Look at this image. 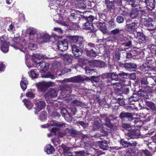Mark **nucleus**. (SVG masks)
Instances as JSON below:
<instances>
[{"label": "nucleus", "instance_id": "1", "mask_svg": "<svg viewBox=\"0 0 156 156\" xmlns=\"http://www.w3.org/2000/svg\"><path fill=\"white\" fill-rule=\"evenodd\" d=\"M73 42L77 44L72 45V51L74 56L78 57L80 56L83 48V38L78 36H73L72 37Z\"/></svg>", "mask_w": 156, "mask_h": 156}, {"label": "nucleus", "instance_id": "2", "mask_svg": "<svg viewBox=\"0 0 156 156\" xmlns=\"http://www.w3.org/2000/svg\"><path fill=\"white\" fill-rule=\"evenodd\" d=\"M13 42L14 44L12 46L15 49H19L24 52L27 47H25L26 42L23 38L15 37L14 39Z\"/></svg>", "mask_w": 156, "mask_h": 156}, {"label": "nucleus", "instance_id": "3", "mask_svg": "<svg viewBox=\"0 0 156 156\" xmlns=\"http://www.w3.org/2000/svg\"><path fill=\"white\" fill-rule=\"evenodd\" d=\"M100 116V117L102 119L101 120H103L104 121L103 122H102V123L103 126L104 125L110 129L113 128L114 126L110 122L109 119L107 117L106 115H101Z\"/></svg>", "mask_w": 156, "mask_h": 156}, {"label": "nucleus", "instance_id": "4", "mask_svg": "<svg viewBox=\"0 0 156 156\" xmlns=\"http://www.w3.org/2000/svg\"><path fill=\"white\" fill-rule=\"evenodd\" d=\"M35 62L37 65L39 64L37 68L40 69V72L41 73H44L48 68L49 65L48 63L47 62H37L35 60Z\"/></svg>", "mask_w": 156, "mask_h": 156}, {"label": "nucleus", "instance_id": "5", "mask_svg": "<svg viewBox=\"0 0 156 156\" xmlns=\"http://www.w3.org/2000/svg\"><path fill=\"white\" fill-rule=\"evenodd\" d=\"M102 123V121L101 119H99L98 121H95L93 124V129L95 130L98 129L100 128H101L102 129L101 130V132L104 133L102 136H105L107 135V133L103 129V127Z\"/></svg>", "mask_w": 156, "mask_h": 156}, {"label": "nucleus", "instance_id": "6", "mask_svg": "<svg viewBox=\"0 0 156 156\" xmlns=\"http://www.w3.org/2000/svg\"><path fill=\"white\" fill-rule=\"evenodd\" d=\"M53 84L51 82H43L38 84V87L41 91L44 92L48 88L52 86Z\"/></svg>", "mask_w": 156, "mask_h": 156}, {"label": "nucleus", "instance_id": "7", "mask_svg": "<svg viewBox=\"0 0 156 156\" xmlns=\"http://www.w3.org/2000/svg\"><path fill=\"white\" fill-rule=\"evenodd\" d=\"M119 117L122 120L126 121H131L133 119V118L132 115L130 113L124 112H122L120 113Z\"/></svg>", "mask_w": 156, "mask_h": 156}, {"label": "nucleus", "instance_id": "8", "mask_svg": "<svg viewBox=\"0 0 156 156\" xmlns=\"http://www.w3.org/2000/svg\"><path fill=\"white\" fill-rule=\"evenodd\" d=\"M128 74V73L122 71L120 72V73L118 74H115L114 73L109 74V75L111 76L112 80L115 81L119 80V76H127Z\"/></svg>", "mask_w": 156, "mask_h": 156}, {"label": "nucleus", "instance_id": "9", "mask_svg": "<svg viewBox=\"0 0 156 156\" xmlns=\"http://www.w3.org/2000/svg\"><path fill=\"white\" fill-rule=\"evenodd\" d=\"M46 103L45 101L41 99L37 101L35 103V108L36 110L40 111L44 109L45 107Z\"/></svg>", "mask_w": 156, "mask_h": 156}, {"label": "nucleus", "instance_id": "10", "mask_svg": "<svg viewBox=\"0 0 156 156\" xmlns=\"http://www.w3.org/2000/svg\"><path fill=\"white\" fill-rule=\"evenodd\" d=\"M29 34V39L30 40L36 41L37 39H39V35H38L39 33H37L36 30L35 29L30 30Z\"/></svg>", "mask_w": 156, "mask_h": 156}, {"label": "nucleus", "instance_id": "11", "mask_svg": "<svg viewBox=\"0 0 156 156\" xmlns=\"http://www.w3.org/2000/svg\"><path fill=\"white\" fill-rule=\"evenodd\" d=\"M57 47L61 51H63L68 48V43L66 41H59Z\"/></svg>", "mask_w": 156, "mask_h": 156}, {"label": "nucleus", "instance_id": "12", "mask_svg": "<svg viewBox=\"0 0 156 156\" xmlns=\"http://www.w3.org/2000/svg\"><path fill=\"white\" fill-rule=\"evenodd\" d=\"M97 144L100 148L104 150H108L109 148V144L106 140L98 141Z\"/></svg>", "mask_w": 156, "mask_h": 156}, {"label": "nucleus", "instance_id": "13", "mask_svg": "<svg viewBox=\"0 0 156 156\" xmlns=\"http://www.w3.org/2000/svg\"><path fill=\"white\" fill-rule=\"evenodd\" d=\"M83 28L89 31V32H93L96 29L93 26L92 23L87 22L84 23Z\"/></svg>", "mask_w": 156, "mask_h": 156}, {"label": "nucleus", "instance_id": "14", "mask_svg": "<svg viewBox=\"0 0 156 156\" xmlns=\"http://www.w3.org/2000/svg\"><path fill=\"white\" fill-rule=\"evenodd\" d=\"M57 95V91L55 89L50 88L47 94L44 95L45 99L47 100V97H50L51 98L55 97Z\"/></svg>", "mask_w": 156, "mask_h": 156}, {"label": "nucleus", "instance_id": "15", "mask_svg": "<svg viewBox=\"0 0 156 156\" xmlns=\"http://www.w3.org/2000/svg\"><path fill=\"white\" fill-rule=\"evenodd\" d=\"M3 37H1L0 40L2 45L1 47V49L4 53L7 52L9 50V43L6 41H4Z\"/></svg>", "mask_w": 156, "mask_h": 156}, {"label": "nucleus", "instance_id": "16", "mask_svg": "<svg viewBox=\"0 0 156 156\" xmlns=\"http://www.w3.org/2000/svg\"><path fill=\"white\" fill-rule=\"evenodd\" d=\"M145 2L148 9L151 10L154 9L155 4V0H145Z\"/></svg>", "mask_w": 156, "mask_h": 156}, {"label": "nucleus", "instance_id": "17", "mask_svg": "<svg viewBox=\"0 0 156 156\" xmlns=\"http://www.w3.org/2000/svg\"><path fill=\"white\" fill-rule=\"evenodd\" d=\"M123 66L127 70H131L135 69L137 67L136 65L133 63L129 62L123 64Z\"/></svg>", "mask_w": 156, "mask_h": 156}, {"label": "nucleus", "instance_id": "18", "mask_svg": "<svg viewBox=\"0 0 156 156\" xmlns=\"http://www.w3.org/2000/svg\"><path fill=\"white\" fill-rule=\"evenodd\" d=\"M140 12L136 8L132 9L130 12L129 16L132 19H135L139 18V14L140 13Z\"/></svg>", "mask_w": 156, "mask_h": 156}, {"label": "nucleus", "instance_id": "19", "mask_svg": "<svg viewBox=\"0 0 156 156\" xmlns=\"http://www.w3.org/2000/svg\"><path fill=\"white\" fill-rule=\"evenodd\" d=\"M126 30L130 32H133L137 27L136 24L135 23H132L126 25Z\"/></svg>", "mask_w": 156, "mask_h": 156}, {"label": "nucleus", "instance_id": "20", "mask_svg": "<svg viewBox=\"0 0 156 156\" xmlns=\"http://www.w3.org/2000/svg\"><path fill=\"white\" fill-rule=\"evenodd\" d=\"M139 133L135 129L131 130L128 133V136L131 138H136L138 137Z\"/></svg>", "mask_w": 156, "mask_h": 156}, {"label": "nucleus", "instance_id": "21", "mask_svg": "<svg viewBox=\"0 0 156 156\" xmlns=\"http://www.w3.org/2000/svg\"><path fill=\"white\" fill-rule=\"evenodd\" d=\"M51 126H58L59 127H65V124L63 122H59L56 120H52L50 122Z\"/></svg>", "mask_w": 156, "mask_h": 156}, {"label": "nucleus", "instance_id": "22", "mask_svg": "<svg viewBox=\"0 0 156 156\" xmlns=\"http://www.w3.org/2000/svg\"><path fill=\"white\" fill-rule=\"evenodd\" d=\"M44 151L48 154H50L55 151L53 147L51 144L47 145L44 147Z\"/></svg>", "mask_w": 156, "mask_h": 156}, {"label": "nucleus", "instance_id": "23", "mask_svg": "<svg viewBox=\"0 0 156 156\" xmlns=\"http://www.w3.org/2000/svg\"><path fill=\"white\" fill-rule=\"evenodd\" d=\"M98 24L97 26L99 27L101 31L104 34H106L107 31L105 23L103 22H98L97 23Z\"/></svg>", "mask_w": 156, "mask_h": 156}, {"label": "nucleus", "instance_id": "24", "mask_svg": "<svg viewBox=\"0 0 156 156\" xmlns=\"http://www.w3.org/2000/svg\"><path fill=\"white\" fill-rule=\"evenodd\" d=\"M28 83L27 80L25 78L23 77L22 80L20 82V86L22 89L24 91L27 88V85Z\"/></svg>", "mask_w": 156, "mask_h": 156}, {"label": "nucleus", "instance_id": "25", "mask_svg": "<svg viewBox=\"0 0 156 156\" xmlns=\"http://www.w3.org/2000/svg\"><path fill=\"white\" fill-rule=\"evenodd\" d=\"M38 35H39V38L42 39L44 42H46L49 41L50 37L48 34L39 33Z\"/></svg>", "mask_w": 156, "mask_h": 156}, {"label": "nucleus", "instance_id": "26", "mask_svg": "<svg viewBox=\"0 0 156 156\" xmlns=\"http://www.w3.org/2000/svg\"><path fill=\"white\" fill-rule=\"evenodd\" d=\"M139 0H124L126 1L128 4L131 5L132 7H136L137 5V3L139 2Z\"/></svg>", "mask_w": 156, "mask_h": 156}, {"label": "nucleus", "instance_id": "27", "mask_svg": "<svg viewBox=\"0 0 156 156\" xmlns=\"http://www.w3.org/2000/svg\"><path fill=\"white\" fill-rule=\"evenodd\" d=\"M37 70V69L31 70L30 72L29 73L30 77L34 78H37L38 76V74L36 73Z\"/></svg>", "mask_w": 156, "mask_h": 156}, {"label": "nucleus", "instance_id": "28", "mask_svg": "<svg viewBox=\"0 0 156 156\" xmlns=\"http://www.w3.org/2000/svg\"><path fill=\"white\" fill-rule=\"evenodd\" d=\"M89 65L92 67H98L99 64V61L92 60L89 62Z\"/></svg>", "mask_w": 156, "mask_h": 156}, {"label": "nucleus", "instance_id": "29", "mask_svg": "<svg viewBox=\"0 0 156 156\" xmlns=\"http://www.w3.org/2000/svg\"><path fill=\"white\" fill-rule=\"evenodd\" d=\"M23 101L26 107L29 109H30L33 106V104L27 99H24Z\"/></svg>", "mask_w": 156, "mask_h": 156}, {"label": "nucleus", "instance_id": "30", "mask_svg": "<svg viewBox=\"0 0 156 156\" xmlns=\"http://www.w3.org/2000/svg\"><path fill=\"white\" fill-rule=\"evenodd\" d=\"M86 52L87 55L90 56L95 57L97 54V52L94 51L93 50V49H91L86 50Z\"/></svg>", "mask_w": 156, "mask_h": 156}, {"label": "nucleus", "instance_id": "31", "mask_svg": "<svg viewBox=\"0 0 156 156\" xmlns=\"http://www.w3.org/2000/svg\"><path fill=\"white\" fill-rule=\"evenodd\" d=\"M138 95L139 96L145 99L148 98V95L146 92L144 90H141L138 91Z\"/></svg>", "mask_w": 156, "mask_h": 156}, {"label": "nucleus", "instance_id": "32", "mask_svg": "<svg viewBox=\"0 0 156 156\" xmlns=\"http://www.w3.org/2000/svg\"><path fill=\"white\" fill-rule=\"evenodd\" d=\"M47 117V114L46 112L43 111L40 113L39 119L40 120L43 121L46 119Z\"/></svg>", "mask_w": 156, "mask_h": 156}, {"label": "nucleus", "instance_id": "33", "mask_svg": "<svg viewBox=\"0 0 156 156\" xmlns=\"http://www.w3.org/2000/svg\"><path fill=\"white\" fill-rule=\"evenodd\" d=\"M26 96L27 97L33 99L35 97V94L31 90L26 93Z\"/></svg>", "mask_w": 156, "mask_h": 156}, {"label": "nucleus", "instance_id": "34", "mask_svg": "<svg viewBox=\"0 0 156 156\" xmlns=\"http://www.w3.org/2000/svg\"><path fill=\"white\" fill-rule=\"evenodd\" d=\"M113 4H115L118 6H120L122 5V0H114L111 2V4L109 5L108 8L111 7Z\"/></svg>", "mask_w": 156, "mask_h": 156}, {"label": "nucleus", "instance_id": "35", "mask_svg": "<svg viewBox=\"0 0 156 156\" xmlns=\"http://www.w3.org/2000/svg\"><path fill=\"white\" fill-rule=\"evenodd\" d=\"M137 37L139 40L144 41L145 39V37L142 33L138 32L137 34Z\"/></svg>", "mask_w": 156, "mask_h": 156}, {"label": "nucleus", "instance_id": "36", "mask_svg": "<svg viewBox=\"0 0 156 156\" xmlns=\"http://www.w3.org/2000/svg\"><path fill=\"white\" fill-rule=\"evenodd\" d=\"M72 104L74 106H80L81 107L84 105L83 103L77 100H75L73 101Z\"/></svg>", "mask_w": 156, "mask_h": 156}, {"label": "nucleus", "instance_id": "37", "mask_svg": "<svg viewBox=\"0 0 156 156\" xmlns=\"http://www.w3.org/2000/svg\"><path fill=\"white\" fill-rule=\"evenodd\" d=\"M71 78L72 82H74V83L80 82L82 80L80 76H74L71 77Z\"/></svg>", "mask_w": 156, "mask_h": 156}, {"label": "nucleus", "instance_id": "38", "mask_svg": "<svg viewBox=\"0 0 156 156\" xmlns=\"http://www.w3.org/2000/svg\"><path fill=\"white\" fill-rule=\"evenodd\" d=\"M71 88V86L70 85L66 84L62 86V89L63 90L68 91L70 93H71L72 91Z\"/></svg>", "mask_w": 156, "mask_h": 156}, {"label": "nucleus", "instance_id": "39", "mask_svg": "<svg viewBox=\"0 0 156 156\" xmlns=\"http://www.w3.org/2000/svg\"><path fill=\"white\" fill-rule=\"evenodd\" d=\"M146 104L147 106L149 107L152 110H155V107L154 103L152 102L147 101H146Z\"/></svg>", "mask_w": 156, "mask_h": 156}, {"label": "nucleus", "instance_id": "40", "mask_svg": "<svg viewBox=\"0 0 156 156\" xmlns=\"http://www.w3.org/2000/svg\"><path fill=\"white\" fill-rule=\"evenodd\" d=\"M44 58V56L42 55H41L38 53L35 54H34L33 56V58L34 59V60L35 59H36V60H40L42 58Z\"/></svg>", "mask_w": 156, "mask_h": 156}, {"label": "nucleus", "instance_id": "41", "mask_svg": "<svg viewBox=\"0 0 156 156\" xmlns=\"http://www.w3.org/2000/svg\"><path fill=\"white\" fill-rule=\"evenodd\" d=\"M42 77L45 78H50L52 79H55V76L51 73H48L47 74L43 75Z\"/></svg>", "mask_w": 156, "mask_h": 156}, {"label": "nucleus", "instance_id": "42", "mask_svg": "<svg viewBox=\"0 0 156 156\" xmlns=\"http://www.w3.org/2000/svg\"><path fill=\"white\" fill-rule=\"evenodd\" d=\"M76 7L77 8L81 9H84L86 8V6L82 2H81L77 3Z\"/></svg>", "mask_w": 156, "mask_h": 156}, {"label": "nucleus", "instance_id": "43", "mask_svg": "<svg viewBox=\"0 0 156 156\" xmlns=\"http://www.w3.org/2000/svg\"><path fill=\"white\" fill-rule=\"evenodd\" d=\"M63 117L67 121L70 122L72 120V117L69 112L65 115H64Z\"/></svg>", "mask_w": 156, "mask_h": 156}, {"label": "nucleus", "instance_id": "44", "mask_svg": "<svg viewBox=\"0 0 156 156\" xmlns=\"http://www.w3.org/2000/svg\"><path fill=\"white\" fill-rule=\"evenodd\" d=\"M28 48L31 50H34L37 48V45L34 43H31L28 45Z\"/></svg>", "mask_w": 156, "mask_h": 156}, {"label": "nucleus", "instance_id": "45", "mask_svg": "<svg viewBox=\"0 0 156 156\" xmlns=\"http://www.w3.org/2000/svg\"><path fill=\"white\" fill-rule=\"evenodd\" d=\"M75 153L76 154V156H85L87 154L83 151H76Z\"/></svg>", "mask_w": 156, "mask_h": 156}, {"label": "nucleus", "instance_id": "46", "mask_svg": "<svg viewBox=\"0 0 156 156\" xmlns=\"http://www.w3.org/2000/svg\"><path fill=\"white\" fill-rule=\"evenodd\" d=\"M120 144L124 147H129V142L124 140L123 139H122L120 140Z\"/></svg>", "mask_w": 156, "mask_h": 156}, {"label": "nucleus", "instance_id": "47", "mask_svg": "<svg viewBox=\"0 0 156 156\" xmlns=\"http://www.w3.org/2000/svg\"><path fill=\"white\" fill-rule=\"evenodd\" d=\"M71 70L69 69H67V68H64L61 71V73L58 75V76H61L62 75L64 74L65 73H67L69 72H70Z\"/></svg>", "mask_w": 156, "mask_h": 156}, {"label": "nucleus", "instance_id": "48", "mask_svg": "<svg viewBox=\"0 0 156 156\" xmlns=\"http://www.w3.org/2000/svg\"><path fill=\"white\" fill-rule=\"evenodd\" d=\"M108 25L109 27L112 28H114L116 26L115 24L114 19H112L108 22Z\"/></svg>", "mask_w": 156, "mask_h": 156}, {"label": "nucleus", "instance_id": "49", "mask_svg": "<svg viewBox=\"0 0 156 156\" xmlns=\"http://www.w3.org/2000/svg\"><path fill=\"white\" fill-rule=\"evenodd\" d=\"M140 83L142 85L144 86V85H147L148 82L147 81V78L146 77H144L142 79Z\"/></svg>", "mask_w": 156, "mask_h": 156}, {"label": "nucleus", "instance_id": "50", "mask_svg": "<svg viewBox=\"0 0 156 156\" xmlns=\"http://www.w3.org/2000/svg\"><path fill=\"white\" fill-rule=\"evenodd\" d=\"M124 20L123 17L121 16H117L116 18V21L119 23H122L123 22Z\"/></svg>", "mask_w": 156, "mask_h": 156}, {"label": "nucleus", "instance_id": "51", "mask_svg": "<svg viewBox=\"0 0 156 156\" xmlns=\"http://www.w3.org/2000/svg\"><path fill=\"white\" fill-rule=\"evenodd\" d=\"M112 84L115 89H118L119 87H121V86L120 83L119 82L112 83Z\"/></svg>", "mask_w": 156, "mask_h": 156}, {"label": "nucleus", "instance_id": "52", "mask_svg": "<svg viewBox=\"0 0 156 156\" xmlns=\"http://www.w3.org/2000/svg\"><path fill=\"white\" fill-rule=\"evenodd\" d=\"M51 116L52 117H59L60 116V114L56 112H53L51 114Z\"/></svg>", "mask_w": 156, "mask_h": 156}, {"label": "nucleus", "instance_id": "53", "mask_svg": "<svg viewBox=\"0 0 156 156\" xmlns=\"http://www.w3.org/2000/svg\"><path fill=\"white\" fill-rule=\"evenodd\" d=\"M94 48V44L91 43H90L88 44L87 46L86 49V50L87 49L90 50L91 49H93Z\"/></svg>", "mask_w": 156, "mask_h": 156}, {"label": "nucleus", "instance_id": "54", "mask_svg": "<svg viewBox=\"0 0 156 156\" xmlns=\"http://www.w3.org/2000/svg\"><path fill=\"white\" fill-rule=\"evenodd\" d=\"M68 111L64 108H62L61 109V113L63 116L68 112Z\"/></svg>", "mask_w": 156, "mask_h": 156}, {"label": "nucleus", "instance_id": "55", "mask_svg": "<svg viewBox=\"0 0 156 156\" xmlns=\"http://www.w3.org/2000/svg\"><path fill=\"white\" fill-rule=\"evenodd\" d=\"M121 31V30L119 28H115L114 30H112L111 33L113 34H116L119 33Z\"/></svg>", "mask_w": 156, "mask_h": 156}, {"label": "nucleus", "instance_id": "56", "mask_svg": "<svg viewBox=\"0 0 156 156\" xmlns=\"http://www.w3.org/2000/svg\"><path fill=\"white\" fill-rule=\"evenodd\" d=\"M66 131L67 132H68V133L71 134H74L76 133L75 131L72 129H66Z\"/></svg>", "mask_w": 156, "mask_h": 156}, {"label": "nucleus", "instance_id": "57", "mask_svg": "<svg viewBox=\"0 0 156 156\" xmlns=\"http://www.w3.org/2000/svg\"><path fill=\"white\" fill-rule=\"evenodd\" d=\"M54 30L57 31L60 34H62L63 33V30L61 28L58 27H54Z\"/></svg>", "mask_w": 156, "mask_h": 156}, {"label": "nucleus", "instance_id": "58", "mask_svg": "<svg viewBox=\"0 0 156 156\" xmlns=\"http://www.w3.org/2000/svg\"><path fill=\"white\" fill-rule=\"evenodd\" d=\"M84 69H85V71L86 72V73L87 74H88V73L90 74V73H91V72L92 71H93V69H90L89 68V67H88V66H86L85 67Z\"/></svg>", "mask_w": 156, "mask_h": 156}, {"label": "nucleus", "instance_id": "59", "mask_svg": "<svg viewBox=\"0 0 156 156\" xmlns=\"http://www.w3.org/2000/svg\"><path fill=\"white\" fill-rule=\"evenodd\" d=\"M137 143L134 141H131L129 142V147L135 146L136 145Z\"/></svg>", "mask_w": 156, "mask_h": 156}, {"label": "nucleus", "instance_id": "60", "mask_svg": "<svg viewBox=\"0 0 156 156\" xmlns=\"http://www.w3.org/2000/svg\"><path fill=\"white\" fill-rule=\"evenodd\" d=\"M58 135L60 137H64L66 134V133L64 131H59L58 133Z\"/></svg>", "mask_w": 156, "mask_h": 156}, {"label": "nucleus", "instance_id": "61", "mask_svg": "<svg viewBox=\"0 0 156 156\" xmlns=\"http://www.w3.org/2000/svg\"><path fill=\"white\" fill-rule=\"evenodd\" d=\"M129 101L130 102V103H132V104H133L132 102L133 101L136 102L137 101V98H133L132 96H131L129 98H128Z\"/></svg>", "mask_w": 156, "mask_h": 156}, {"label": "nucleus", "instance_id": "62", "mask_svg": "<svg viewBox=\"0 0 156 156\" xmlns=\"http://www.w3.org/2000/svg\"><path fill=\"white\" fill-rule=\"evenodd\" d=\"M131 41H129L127 42L122 43V44L125 47H129L131 45Z\"/></svg>", "mask_w": 156, "mask_h": 156}, {"label": "nucleus", "instance_id": "63", "mask_svg": "<svg viewBox=\"0 0 156 156\" xmlns=\"http://www.w3.org/2000/svg\"><path fill=\"white\" fill-rule=\"evenodd\" d=\"M122 127L126 129H128L130 128L131 127L130 124L127 123H123L122 124Z\"/></svg>", "mask_w": 156, "mask_h": 156}, {"label": "nucleus", "instance_id": "64", "mask_svg": "<svg viewBox=\"0 0 156 156\" xmlns=\"http://www.w3.org/2000/svg\"><path fill=\"white\" fill-rule=\"evenodd\" d=\"M69 111H70L71 113L73 114V115L75 114L76 111V109L74 107L71 108H69Z\"/></svg>", "mask_w": 156, "mask_h": 156}]
</instances>
